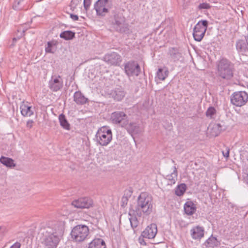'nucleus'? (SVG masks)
Masks as SVG:
<instances>
[{"instance_id":"f257e3e1","label":"nucleus","mask_w":248,"mask_h":248,"mask_svg":"<svg viewBox=\"0 0 248 248\" xmlns=\"http://www.w3.org/2000/svg\"><path fill=\"white\" fill-rule=\"evenodd\" d=\"M41 232L44 248H56L64 232L63 224L58 222L49 223L41 230Z\"/></svg>"},{"instance_id":"f03ea898","label":"nucleus","mask_w":248,"mask_h":248,"mask_svg":"<svg viewBox=\"0 0 248 248\" xmlns=\"http://www.w3.org/2000/svg\"><path fill=\"white\" fill-rule=\"evenodd\" d=\"M137 206L139 217H141L143 214L150 215L155 208L152 196L146 192L141 193L138 198Z\"/></svg>"},{"instance_id":"7ed1b4c3","label":"nucleus","mask_w":248,"mask_h":248,"mask_svg":"<svg viewBox=\"0 0 248 248\" xmlns=\"http://www.w3.org/2000/svg\"><path fill=\"white\" fill-rule=\"evenodd\" d=\"M233 65L226 59H222L217 64V75L219 78L229 80L233 76Z\"/></svg>"},{"instance_id":"20e7f679","label":"nucleus","mask_w":248,"mask_h":248,"mask_svg":"<svg viewBox=\"0 0 248 248\" xmlns=\"http://www.w3.org/2000/svg\"><path fill=\"white\" fill-rule=\"evenodd\" d=\"M112 13L114 16L113 27L115 30L121 33H130L128 25L125 23V18L123 14L117 9L113 10Z\"/></svg>"},{"instance_id":"39448f33","label":"nucleus","mask_w":248,"mask_h":248,"mask_svg":"<svg viewBox=\"0 0 248 248\" xmlns=\"http://www.w3.org/2000/svg\"><path fill=\"white\" fill-rule=\"evenodd\" d=\"M89 234V229L85 225H78L75 226L71 232V237L77 242L85 240Z\"/></svg>"},{"instance_id":"423d86ee","label":"nucleus","mask_w":248,"mask_h":248,"mask_svg":"<svg viewBox=\"0 0 248 248\" xmlns=\"http://www.w3.org/2000/svg\"><path fill=\"white\" fill-rule=\"evenodd\" d=\"M95 137L97 142L100 145L107 146L112 139V131L108 127L104 126L97 131Z\"/></svg>"},{"instance_id":"0eeeda50","label":"nucleus","mask_w":248,"mask_h":248,"mask_svg":"<svg viewBox=\"0 0 248 248\" xmlns=\"http://www.w3.org/2000/svg\"><path fill=\"white\" fill-rule=\"evenodd\" d=\"M112 0H98L94 4V9L96 11L97 16H104L112 8Z\"/></svg>"},{"instance_id":"6e6552de","label":"nucleus","mask_w":248,"mask_h":248,"mask_svg":"<svg viewBox=\"0 0 248 248\" xmlns=\"http://www.w3.org/2000/svg\"><path fill=\"white\" fill-rule=\"evenodd\" d=\"M208 26L206 20L199 21L193 29V36L195 41L200 42L203 38Z\"/></svg>"},{"instance_id":"1a4fd4ad","label":"nucleus","mask_w":248,"mask_h":248,"mask_svg":"<svg viewBox=\"0 0 248 248\" xmlns=\"http://www.w3.org/2000/svg\"><path fill=\"white\" fill-rule=\"evenodd\" d=\"M248 101V93L245 91L234 92L231 96V103L236 107H242Z\"/></svg>"},{"instance_id":"9d476101","label":"nucleus","mask_w":248,"mask_h":248,"mask_svg":"<svg viewBox=\"0 0 248 248\" xmlns=\"http://www.w3.org/2000/svg\"><path fill=\"white\" fill-rule=\"evenodd\" d=\"M124 71L128 77L138 76L140 73L139 64L134 61H129L125 63Z\"/></svg>"},{"instance_id":"9b49d317","label":"nucleus","mask_w":248,"mask_h":248,"mask_svg":"<svg viewBox=\"0 0 248 248\" xmlns=\"http://www.w3.org/2000/svg\"><path fill=\"white\" fill-rule=\"evenodd\" d=\"M110 120L112 123L120 124L122 127H123L126 124L127 116L123 111H115L111 114Z\"/></svg>"},{"instance_id":"f8f14e48","label":"nucleus","mask_w":248,"mask_h":248,"mask_svg":"<svg viewBox=\"0 0 248 248\" xmlns=\"http://www.w3.org/2000/svg\"><path fill=\"white\" fill-rule=\"evenodd\" d=\"M63 87L62 79L60 76L53 75L48 82V87L53 92H57Z\"/></svg>"},{"instance_id":"ddd939ff","label":"nucleus","mask_w":248,"mask_h":248,"mask_svg":"<svg viewBox=\"0 0 248 248\" xmlns=\"http://www.w3.org/2000/svg\"><path fill=\"white\" fill-rule=\"evenodd\" d=\"M72 205L77 208H89L93 204V200L89 197H83L72 202Z\"/></svg>"},{"instance_id":"4468645a","label":"nucleus","mask_w":248,"mask_h":248,"mask_svg":"<svg viewBox=\"0 0 248 248\" xmlns=\"http://www.w3.org/2000/svg\"><path fill=\"white\" fill-rule=\"evenodd\" d=\"M103 60L109 64L118 65L122 62V57L118 53L113 52L106 54Z\"/></svg>"},{"instance_id":"2eb2a0df","label":"nucleus","mask_w":248,"mask_h":248,"mask_svg":"<svg viewBox=\"0 0 248 248\" xmlns=\"http://www.w3.org/2000/svg\"><path fill=\"white\" fill-rule=\"evenodd\" d=\"M157 232V225L155 223H152L148 226L142 232L141 236L148 239L154 238Z\"/></svg>"},{"instance_id":"dca6fc26","label":"nucleus","mask_w":248,"mask_h":248,"mask_svg":"<svg viewBox=\"0 0 248 248\" xmlns=\"http://www.w3.org/2000/svg\"><path fill=\"white\" fill-rule=\"evenodd\" d=\"M126 94L122 88H117L110 91L108 95L109 97L112 98L116 101H120L123 99Z\"/></svg>"},{"instance_id":"f3484780","label":"nucleus","mask_w":248,"mask_h":248,"mask_svg":"<svg viewBox=\"0 0 248 248\" xmlns=\"http://www.w3.org/2000/svg\"><path fill=\"white\" fill-rule=\"evenodd\" d=\"M248 42L247 41V37L245 36V39H239L236 42L235 46L237 52L240 55L247 56L248 53V47L247 46Z\"/></svg>"},{"instance_id":"a211bd4d","label":"nucleus","mask_w":248,"mask_h":248,"mask_svg":"<svg viewBox=\"0 0 248 248\" xmlns=\"http://www.w3.org/2000/svg\"><path fill=\"white\" fill-rule=\"evenodd\" d=\"M168 55L171 61L176 62L183 59L181 51L176 47H170L169 49Z\"/></svg>"},{"instance_id":"6ab92c4d","label":"nucleus","mask_w":248,"mask_h":248,"mask_svg":"<svg viewBox=\"0 0 248 248\" xmlns=\"http://www.w3.org/2000/svg\"><path fill=\"white\" fill-rule=\"evenodd\" d=\"M138 206L137 205L135 209H130L128 212V215L130 217L129 218L131 226L133 229L136 228L139 225V222L137 217H138Z\"/></svg>"},{"instance_id":"aec40b11","label":"nucleus","mask_w":248,"mask_h":248,"mask_svg":"<svg viewBox=\"0 0 248 248\" xmlns=\"http://www.w3.org/2000/svg\"><path fill=\"white\" fill-rule=\"evenodd\" d=\"M191 235L193 239L200 240L204 236V229L199 226L193 228L190 230Z\"/></svg>"},{"instance_id":"412c9836","label":"nucleus","mask_w":248,"mask_h":248,"mask_svg":"<svg viewBox=\"0 0 248 248\" xmlns=\"http://www.w3.org/2000/svg\"><path fill=\"white\" fill-rule=\"evenodd\" d=\"M220 242L212 235L203 244L206 248H215L220 246Z\"/></svg>"},{"instance_id":"4be33fe9","label":"nucleus","mask_w":248,"mask_h":248,"mask_svg":"<svg viewBox=\"0 0 248 248\" xmlns=\"http://www.w3.org/2000/svg\"><path fill=\"white\" fill-rule=\"evenodd\" d=\"M74 100L78 105H84L88 102V99L80 91H77L75 93Z\"/></svg>"},{"instance_id":"5701e85b","label":"nucleus","mask_w":248,"mask_h":248,"mask_svg":"<svg viewBox=\"0 0 248 248\" xmlns=\"http://www.w3.org/2000/svg\"><path fill=\"white\" fill-rule=\"evenodd\" d=\"M88 248H106L105 241L101 238L93 239L89 244Z\"/></svg>"},{"instance_id":"b1692460","label":"nucleus","mask_w":248,"mask_h":248,"mask_svg":"<svg viewBox=\"0 0 248 248\" xmlns=\"http://www.w3.org/2000/svg\"><path fill=\"white\" fill-rule=\"evenodd\" d=\"M184 211L186 214L192 215L196 211V205L192 201H188L184 205Z\"/></svg>"},{"instance_id":"393cba45","label":"nucleus","mask_w":248,"mask_h":248,"mask_svg":"<svg viewBox=\"0 0 248 248\" xmlns=\"http://www.w3.org/2000/svg\"><path fill=\"white\" fill-rule=\"evenodd\" d=\"M123 127H124L128 132L130 134L133 133H137L139 130V126L137 124L134 122L128 123V120L126 121V124L123 126Z\"/></svg>"},{"instance_id":"a878e982","label":"nucleus","mask_w":248,"mask_h":248,"mask_svg":"<svg viewBox=\"0 0 248 248\" xmlns=\"http://www.w3.org/2000/svg\"><path fill=\"white\" fill-rule=\"evenodd\" d=\"M20 108L21 109V114L24 117H30L33 114L32 110L31 109V107H30L24 103L20 106Z\"/></svg>"},{"instance_id":"bb28decb","label":"nucleus","mask_w":248,"mask_h":248,"mask_svg":"<svg viewBox=\"0 0 248 248\" xmlns=\"http://www.w3.org/2000/svg\"><path fill=\"white\" fill-rule=\"evenodd\" d=\"M0 162L3 165L9 168H13L16 166V164L12 158L2 156L0 157Z\"/></svg>"},{"instance_id":"cd10ccee","label":"nucleus","mask_w":248,"mask_h":248,"mask_svg":"<svg viewBox=\"0 0 248 248\" xmlns=\"http://www.w3.org/2000/svg\"><path fill=\"white\" fill-rule=\"evenodd\" d=\"M59 120L60 125L64 129L69 130L70 129V125L67 120L65 116L62 113L59 116Z\"/></svg>"},{"instance_id":"c85d7f7f","label":"nucleus","mask_w":248,"mask_h":248,"mask_svg":"<svg viewBox=\"0 0 248 248\" xmlns=\"http://www.w3.org/2000/svg\"><path fill=\"white\" fill-rule=\"evenodd\" d=\"M222 130V125L220 124H214L210 128L211 134L213 136L217 137L221 133Z\"/></svg>"},{"instance_id":"c756f323","label":"nucleus","mask_w":248,"mask_h":248,"mask_svg":"<svg viewBox=\"0 0 248 248\" xmlns=\"http://www.w3.org/2000/svg\"><path fill=\"white\" fill-rule=\"evenodd\" d=\"M173 171L171 174L166 176V179L168 181V185H172L176 183L177 178V171L174 167Z\"/></svg>"},{"instance_id":"7c9ffc66","label":"nucleus","mask_w":248,"mask_h":248,"mask_svg":"<svg viewBox=\"0 0 248 248\" xmlns=\"http://www.w3.org/2000/svg\"><path fill=\"white\" fill-rule=\"evenodd\" d=\"M60 37L65 40H72L75 37V32L71 31H64L60 34Z\"/></svg>"},{"instance_id":"2f4dec72","label":"nucleus","mask_w":248,"mask_h":248,"mask_svg":"<svg viewBox=\"0 0 248 248\" xmlns=\"http://www.w3.org/2000/svg\"><path fill=\"white\" fill-rule=\"evenodd\" d=\"M186 185L185 183H182L178 185L175 188V194L178 196H181L183 195L186 189Z\"/></svg>"},{"instance_id":"473e14b6","label":"nucleus","mask_w":248,"mask_h":248,"mask_svg":"<svg viewBox=\"0 0 248 248\" xmlns=\"http://www.w3.org/2000/svg\"><path fill=\"white\" fill-rule=\"evenodd\" d=\"M168 73L169 72L167 70L163 73V69L159 68L157 72V77L159 79L164 80L168 77Z\"/></svg>"},{"instance_id":"72a5a7b5","label":"nucleus","mask_w":248,"mask_h":248,"mask_svg":"<svg viewBox=\"0 0 248 248\" xmlns=\"http://www.w3.org/2000/svg\"><path fill=\"white\" fill-rule=\"evenodd\" d=\"M56 43H54L52 41L48 42L47 43V46L46 47L45 50L46 53H54V51L52 50V47L55 45Z\"/></svg>"},{"instance_id":"f704fd0d","label":"nucleus","mask_w":248,"mask_h":248,"mask_svg":"<svg viewBox=\"0 0 248 248\" xmlns=\"http://www.w3.org/2000/svg\"><path fill=\"white\" fill-rule=\"evenodd\" d=\"M216 109L214 107H209L206 112V115L211 118L216 113Z\"/></svg>"},{"instance_id":"c9c22d12","label":"nucleus","mask_w":248,"mask_h":248,"mask_svg":"<svg viewBox=\"0 0 248 248\" xmlns=\"http://www.w3.org/2000/svg\"><path fill=\"white\" fill-rule=\"evenodd\" d=\"M128 199L127 196L124 195L121 199V206L124 207L127 204Z\"/></svg>"},{"instance_id":"e433bc0d","label":"nucleus","mask_w":248,"mask_h":248,"mask_svg":"<svg viewBox=\"0 0 248 248\" xmlns=\"http://www.w3.org/2000/svg\"><path fill=\"white\" fill-rule=\"evenodd\" d=\"M92 0H84L83 5L86 11H88L91 4Z\"/></svg>"},{"instance_id":"4c0bfd02","label":"nucleus","mask_w":248,"mask_h":248,"mask_svg":"<svg viewBox=\"0 0 248 248\" xmlns=\"http://www.w3.org/2000/svg\"><path fill=\"white\" fill-rule=\"evenodd\" d=\"M24 0H15V2L13 4V8L16 10H17L19 9V6L20 3L23 1Z\"/></svg>"},{"instance_id":"58836bf2","label":"nucleus","mask_w":248,"mask_h":248,"mask_svg":"<svg viewBox=\"0 0 248 248\" xmlns=\"http://www.w3.org/2000/svg\"><path fill=\"white\" fill-rule=\"evenodd\" d=\"M211 7L209 4L207 3H202L200 4L199 5V8L200 9H208Z\"/></svg>"},{"instance_id":"ea45409f","label":"nucleus","mask_w":248,"mask_h":248,"mask_svg":"<svg viewBox=\"0 0 248 248\" xmlns=\"http://www.w3.org/2000/svg\"><path fill=\"white\" fill-rule=\"evenodd\" d=\"M33 123H34V122L33 121V120H28L26 124L27 127L28 128H30V129L32 128V126H33Z\"/></svg>"},{"instance_id":"a19ab883","label":"nucleus","mask_w":248,"mask_h":248,"mask_svg":"<svg viewBox=\"0 0 248 248\" xmlns=\"http://www.w3.org/2000/svg\"><path fill=\"white\" fill-rule=\"evenodd\" d=\"M223 155L226 157L228 158L230 154V149L229 148H227L226 151H223L222 152Z\"/></svg>"},{"instance_id":"79ce46f5","label":"nucleus","mask_w":248,"mask_h":248,"mask_svg":"<svg viewBox=\"0 0 248 248\" xmlns=\"http://www.w3.org/2000/svg\"><path fill=\"white\" fill-rule=\"evenodd\" d=\"M144 237H143L141 235L139 238V242L140 243L141 245H146V243L145 242L144 239H143Z\"/></svg>"},{"instance_id":"37998d69","label":"nucleus","mask_w":248,"mask_h":248,"mask_svg":"<svg viewBox=\"0 0 248 248\" xmlns=\"http://www.w3.org/2000/svg\"><path fill=\"white\" fill-rule=\"evenodd\" d=\"M21 244L19 242H16L12 246H11L10 248H20Z\"/></svg>"},{"instance_id":"c03bdc74","label":"nucleus","mask_w":248,"mask_h":248,"mask_svg":"<svg viewBox=\"0 0 248 248\" xmlns=\"http://www.w3.org/2000/svg\"><path fill=\"white\" fill-rule=\"evenodd\" d=\"M70 17L74 21H77L78 19V16L76 15L71 14Z\"/></svg>"},{"instance_id":"a18cd8bd","label":"nucleus","mask_w":248,"mask_h":248,"mask_svg":"<svg viewBox=\"0 0 248 248\" xmlns=\"http://www.w3.org/2000/svg\"><path fill=\"white\" fill-rule=\"evenodd\" d=\"M201 187L202 188V190L203 191H207L208 187L205 185H202L201 186Z\"/></svg>"},{"instance_id":"49530a36","label":"nucleus","mask_w":248,"mask_h":248,"mask_svg":"<svg viewBox=\"0 0 248 248\" xmlns=\"http://www.w3.org/2000/svg\"><path fill=\"white\" fill-rule=\"evenodd\" d=\"M244 180L246 183L248 184V173L246 174V176L244 177Z\"/></svg>"},{"instance_id":"de8ad7c7","label":"nucleus","mask_w":248,"mask_h":248,"mask_svg":"<svg viewBox=\"0 0 248 248\" xmlns=\"http://www.w3.org/2000/svg\"><path fill=\"white\" fill-rule=\"evenodd\" d=\"M16 40H17V39H16V38H14L13 39V43L16 42Z\"/></svg>"},{"instance_id":"09e8293b","label":"nucleus","mask_w":248,"mask_h":248,"mask_svg":"<svg viewBox=\"0 0 248 248\" xmlns=\"http://www.w3.org/2000/svg\"><path fill=\"white\" fill-rule=\"evenodd\" d=\"M74 0H72L71 2H73L74 1Z\"/></svg>"}]
</instances>
